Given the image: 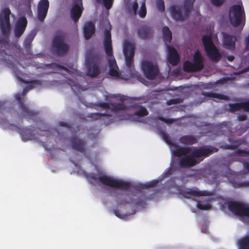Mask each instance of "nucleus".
<instances>
[{"instance_id":"obj_44","label":"nucleus","mask_w":249,"mask_h":249,"mask_svg":"<svg viewBox=\"0 0 249 249\" xmlns=\"http://www.w3.org/2000/svg\"><path fill=\"white\" fill-rule=\"evenodd\" d=\"M161 134V137H162V139L167 144L173 145V144L174 143L172 142V141H171L169 136L166 133H165L164 132H162Z\"/></svg>"},{"instance_id":"obj_27","label":"nucleus","mask_w":249,"mask_h":249,"mask_svg":"<svg viewBox=\"0 0 249 249\" xmlns=\"http://www.w3.org/2000/svg\"><path fill=\"white\" fill-rule=\"evenodd\" d=\"M95 31V23L92 21H88L85 23L83 27L84 37L89 39L94 34Z\"/></svg>"},{"instance_id":"obj_29","label":"nucleus","mask_w":249,"mask_h":249,"mask_svg":"<svg viewBox=\"0 0 249 249\" xmlns=\"http://www.w3.org/2000/svg\"><path fill=\"white\" fill-rule=\"evenodd\" d=\"M238 249H249V235H246L238 239Z\"/></svg>"},{"instance_id":"obj_48","label":"nucleus","mask_w":249,"mask_h":249,"mask_svg":"<svg viewBox=\"0 0 249 249\" xmlns=\"http://www.w3.org/2000/svg\"><path fill=\"white\" fill-rule=\"evenodd\" d=\"M243 109L245 111H249V99L246 101L242 102Z\"/></svg>"},{"instance_id":"obj_56","label":"nucleus","mask_w":249,"mask_h":249,"mask_svg":"<svg viewBox=\"0 0 249 249\" xmlns=\"http://www.w3.org/2000/svg\"><path fill=\"white\" fill-rule=\"evenodd\" d=\"M237 119L238 120H239L240 121H244L246 120L247 116L245 114L239 115L237 116Z\"/></svg>"},{"instance_id":"obj_38","label":"nucleus","mask_w":249,"mask_h":249,"mask_svg":"<svg viewBox=\"0 0 249 249\" xmlns=\"http://www.w3.org/2000/svg\"><path fill=\"white\" fill-rule=\"evenodd\" d=\"M146 13H147V11H146V5H145V0H144L142 2V3L141 5L140 9L139 11L138 14H139V16L141 18H144L145 17V16L146 15Z\"/></svg>"},{"instance_id":"obj_25","label":"nucleus","mask_w":249,"mask_h":249,"mask_svg":"<svg viewBox=\"0 0 249 249\" xmlns=\"http://www.w3.org/2000/svg\"><path fill=\"white\" fill-rule=\"evenodd\" d=\"M172 146L175 147L174 148L171 149L172 154L177 157H184L191 150V148L189 147L179 146L176 143H173Z\"/></svg>"},{"instance_id":"obj_32","label":"nucleus","mask_w":249,"mask_h":249,"mask_svg":"<svg viewBox=\"0 0 249 249\" xmlns=\"http://www.w3.org/2000/svg\"><path fill=\"white\" fill-rule=\"evenodd\" d=\"M195 0H185L184 9L189 14L192 11Z\"/></svg>"},{"instance_id":"obj_53","label":"nucleus","mask_w":249,"mask_h":249,"mask_svg":"<svg viewBox=\"0 0 249 249\" xmlns=\"http://www.w3.org/2000/svg\"><path fill=\"white\" fill-rule=\"evenodd\" d=\"M35 36V35L34 34H31L29 35L26 38L25 41L31 43Z\"/></svg>"},{"instance_id":"obj_23","label":"nucleus","mask_w":249,"mask_h":249,"mask_svg":"<svg viewBox=\"0 0 249 249\" xmlns=\"http://www.w3.org/2000/svg\"><path fill=\"white\" fill-rule=\"evenodd\" d=\"M168 61L173 66H177L179 61V56L176 49L172 46L168 47Z\"/></svg>"},{"instance_id":"obj_30","label":"nucleus","mask_w":249,"mask_h":249,"mask_svg":"<svg viewBox=\"0 0 249 249\" xmlns=\"http://www.w3.org/2000/svg\"><path fill=\"white\" fill-rule=\"evenodd\" d=\"M118 203L120 205H125L126 204H133L135 205L141 206V202L140 201H135L130 196H126V197L125 199H121V198H119L117 200Z\"/></svg>"},{"instance_id":"obj_36","label":"nucleus","mask_w":249,"mask_h":249,"mask_svg":"<svg viewBox=\"0 0 249 249\" xmlns=\"http://www.w3.org/2000/svg\"><path fill=\"white\" fill-rule=\"evenodd\" d=\"M148 114V112L146 108L142 106L140 107L134 113V115L139 117L145 116H147Z\"/></svg>"},{"instance_id":"obj_6","label":"nucleus","mask_w":249,"mask_h":249,"mask_svg":"<svg viewBox=\"0 0 249 249\" xmlns=\"http://www.w3.org/2000/svg\"><path fill=\"white\" fill-rule=\"evenodd\" d=\"M202 40L207 56L212 61L218 62L221 58V54L213 42L211 36L204 35Z\"/></svg>"},{"instance_id":"obj_22","label":"nucleus","mask_w":249,"mask_h":249,"mask_svg":"<svg viewBox=\"0 0 249 249\" xmlns=\"http://www.w3.org/2000/svg\"><path fill=\"white\" fill-rule=\"evenodd\" d=\"M198 163L199 161H197L196 159L193 158L192 155L182 157L179 160V165L182 168L193 167Z\"/></svg>"},{"instance_id":"obj_39","label":"nucleus","mask_w":249,"mask_h":249,"mask_svg":"<svg viewBox=\"0 0 249 249\" xmlns=\"http://www.w3.org/2000/svg\"><path fill=\"white\" fill-rule=\"evenodd\" d=\"M230 109L231 112L238 111L243 109V105L242 102L236 103L234 104H230L229 105Z\"/></svg>"},{"instance_id":"obj_13","label":"nucleus","mask_w":249,"mask_h":249,"mask_svg":"<svg viewBox=\"0 0 249 249\" xmlns=\"http://www.w3.org/2000/svg\"><path fill=\"white\" fill-rule=\"evenodd\" d=\"M83 10L82 0H73L70 14L71 18L75 23L81 17Z\"/></svg>"},{"instance_id":"obj_57","label":"nucleus","mask_w":249,"mask_h":249,"mask_svg":"<svg viewBox=\"0 0 249 249\" xmlns=\"http://www.w3.org/2000/svg\"><path fill=\"white\" fill-rule=\"evenodd\" d=\"M59 124L61 126L66 127L68 128H70V125L67 123L65 122L60 121L59 122Z\"/></svg>"},{"instance_id":"obj_47","label":"nucleus","mask_w":249,"mask_h":249,"mask_svg":"<svg viewBox=\"0 0 249 249\" xmlns=\"http://www.w3.org/2000/svg\"><path fill=\"white\" fill-rule=\"evenodd\" d=\"M103 4L107 9H109L112 6L113 0H103Z\"/></svg>"},{"instance_id":"obj_64","label":"nucleus","mask_w":249,"mask_h":249,"mask_svg":"<svg viewBox=\"0 0 249 249\" xmlns=\"http://www.w3.org/2000/svg\"><path fill=\"white\" fill-rule=\"evenodd\" d=\"M132 118H133V117H132V115H128V116H127L126 119H128V120H129V119H131Z\"/></svg>"},{"instance_id":"obj_10","label":"nucleus","mask_w":249,"mask_h":249,"mask_svg":"<svg viewBox=\"0 0 249 249\" xmlns=\"http://www.w3.org/2000/svg\"><path fill=\"white\" fill-rule=\"evenodd\" d=\"M135 46L129 41L124 42L123 47V52L125 57L126 66L130 71L134 69V57Z\"/></svg>"},{"instance_id":"obj_40","label":"nucleus","mask_w":249,"mask_h":249,"mask_svg":"<svg viewBox=\"0 0 249 249\" xmlns=\"http://www.w3.org/2000/svg\"><path fill=\"white\" fill-rule=\"evenodd\" d=\"M139 5L138 2L136 1L133 3L132 6L129 8V13L132 16H136L137 14V10L138 9Z\"/></svg>"},{"instance_id":"obj_19","label":"nucleus","mask_w":249,"mask_h":249,"mask_svg":"<svg viewBox=\"0 0 249 249\" xmlns=\"http://www.w3.org/2000/svg\"><path fill=\"white\" fill-rule=\"evenodd\" d=\"M97 106L106 109H110L113 112L125 110L127 109L126 106L123 103H107L104 102H101L98 103Z\"/></svg>"},{"instance_id":"obj_21","label":"nucleus","mask_w":249,"mask_h":249,"mask_svg":"<svg viewBox=\"0 0 249 249\" xmlns=\"http://www.w3.org/2000/svg\"><path fill=\"white\" fill-rule=\"evenodd\" d=\"M70 142L72 148L81 153H84L85 150L86 142L77 136L71 138Z\"/></svg>"},{"instance_id":"obj_55","label":"nucleus","mask_w":249,"mask_h":249,"mask_svg":"<svg viewBox=\"0 0 249 249\" xmlns=\"http://www.w3.org/2000/svg\"><path fill=\"white\" fill-rule=\"evenodd\" d=\"M70 84L72 89V87H75L76 89H79L80 85L77 82H75L72 80H70Z\"/></svg>"},{"instance_id":"obj_49","label":"nucleus","mask_w":249,"mask_h":249,"mask_svg":"<svg viewBox=\"0 0 249 249\" xmlns=\"http://www.w3.org/2000/svg\"><path fill=\"white\" fill-rule=\"evenodd\" d=\"M246 216L249 217V207H246L245 205L243 208V210L241 213V216Z\"/></svg>"},{"instance_id":"obj_12","label":"nucleus","mask_w":249,"mask_h":249,"mask_svg":"<svg viewBox=\"0 0 249 249\" xmlns=\"http://www.w3.org/2000/svg\"><path fill=\"white\" fill-rule=\"evenodd\" d=\"M9 126L11 130L16 131L19 133L22 137V139L25 141L37 138V136L33 133L34 130L28 128L27 127H21L11 124H9Z\"/></svg>"},{"instance_id":"obj_43","label":"nucleus","mask_w":249,"mask_h":249,"mask_svg":"<svg viewBox=\"0 0 249 249\" xmlns=\"http://www.w3.org/2000/svg\"><path fill=\"white\" fill-rule=\"evenodd\" d=\"M14 72L15 73V75L16 77V78L18 79V80L21 82H23L24 80L22 78V77L23 76V74L22 72L21 71L18 70L17 69H14Z\"/></svg>"},{"instance_id":"obj_8","label":"nucleus","mask_w":249,"mask_h":249,"mask_svg":"<svg viewBox=\"0 0 249 249\" xmlns=\"http://www.w3.org/2000/svg\"><path fill=\"white\" fill-rule=\"evenodd\" d=\"M230 12L232 14V16L230 17V20L234 27L238 26L242 22V26L245 25V14L242 4L232 5L230 8Z\"/></svg>"},{"instance_id":"obj_52","label":"nucleus","mask_w":249,"mask_h":249,"mask_svg":"<svg viewBox=\"0 0 249 249\" xmlns=\"http://www.w3.org/2000/svg\"><path fill=\"white\" fill-rule=\"evenodd\" d=\"M24 47L26 52L30 53L31 51V43L24 41Z\"/></svg>"},{"instance_id":"obj_35","label":"nucleus","mask_w":249,"mask_h":249,"mask_svg":"<svg viewBox=\"0 0 249 249\" xmlns=\"http://www.w3.org/2000/svg\"><path fill=\"white\" fill-rule=\"evenodd\" d=\"M159 182L157 180H153L149 182L142 184L139 185V188L143 189H148L155 187Z\"/></svg>"},{"instance_id":"obj_24","label":"nucleus","mask_w":249,"mask_h":249,"mask_svg":"<svg viewBox=\"0 0 249 249\" xmlns=\"http://www.w3.org/2000/svg\"><path fill=\"white\" fill-rule=\"evenodd\" d=\"M244 204L237 201H231L228 203V208L236 215L241 216Z\"/></svg>"},{"instance_id":"obj_4","label":"nucleus","mask_w":249,"mask_h":249,"mask_svg":"<svg viewBox=\"0 0 249 249\" xmlns=\"http://www.w3.org/2000/svg\"><path fill=\"white\" fill-rule=\"evenodd\" d=\"M66 34L62 30L57 31L52 40V49L55 54L63 56L66 54L69 49L66 42Z\"/></svg>"},{"instance_id":"obj_20","label":"nucleus","mask_w":249,"mask_h":249,"mask_svg":"<svg viewBox=\"0 0 249 249\" xmlns=\"http://www.w3.org/2000/svg\"><path fill=\"white\" fill-rule=\"evenodd\" d=\"M27 24L25 17H21L17 20L14 28V34L16 37H19L24 33Z\"/></svg>"},{"instance_id":"obj_58","label":"nucleus","mask_w":249,"mask_h":249,"mask_svg":"<svg viewBox=\"0 0 249 249\" xmlns=\"http://www.w3.org/2000/svg\"><path fill=\"white\" fill-rule=\"evenodd\" d=\"M114 213L115 215L119 218H122L124 217V215L123 214H121L119 211L118 210H114Z\"/></svg>"},{"instance_id":"obj_28","label":"nucleus","mask_w":249,"mask_h":249,"mask_svg":"<svg viewBox=\"0 0 249 249\" xmlns=\"http://www.w3.org/2000/svg\"><path fill=\"white\" fill-rule=\"evenodd\" d=\"M181 143L186 145H192L197 142V139L196 136L192 135H183L179 138Z\"/></svg>"},{"instance_id":"obj_33","label":"nucleus","mask_w":249,"mask_h":249,"mask_svg":"<svg viewBox=\"0 0 249 249\" xmlns=\"http://www.w3.org/2000/svg\"><path fill=\"white\" fill-rule=\"evenodd\" d=\"M202 94L206 97L216 98L219 99H226L224 98L225 96L224 95L213 92H202Z\"/></svg>"},{"instance_id":"obj_34","label":"nucleus","mask_w":249,"mask_h":249,"mask_svg":"<svg viewBox=\"0 0 249 249\" xmlns=\"http://www.w3.org/2000/svg\"><path fill=\"white\" fill-rule=\"evenodd\" d=\"M110 117L111 115L107 114V113H90L88 117L91 118L93 120L96 121L99 119H100L102 117Z\"/></svg>"},{"instance_id":"obj_11","label":"nucleus","mask_w":249,"mask_h":249,"mask_svg":"<svg viewBox=\"0 0 249 249\" xmlns=\"http://www.w3.org/2000/svg\"><path fill=\"white\" fill-rule=\"evenodd\" d=\"M218 149L212 146H203L195 149L192 153L193 158H200L199 162L204 158L209 157L212 154L217 152Z\"/></svg>"},{"instance_id":"obj_17","label":"nucleus","mask_w":249,"mask_h":249,"mask_svg":"<svg viewBox=\"0 0 249 249\" xmlns=\"http://www.w3.org/2000/svg\"><path fill=\"white\" fill-rule=\"evenodd\" d=\"M180 194L186 198H190L191 196H209L211 193L207 191H200L197 189H187L184 190H181L179 192Z\"/></svg>"},{"instance_id":"obj_46","label":"nucleus","mask_w":249,"mask_h":249,"mask_svg":"<svg viewBox=\"0 0 249 249\" xmlns=\"http://www.w3.org/2000/svg\"><path fill=\"white\" fill-rule=\"evenodd\" d=\"M181 102V100L180 99H171L166 102V104L168 106H170L172 105H176L178 103H180Z\"/></svg>"},{"instance_id":"obj_42","label":"nucleus","mask_w":249,"mask_h":249,"mask_svg":"<svg viewBox=\"0 0 249 249\" xmlns=\"http://www.w3.org/2000/svg\"><path fill=\"white\" fill-rule=\"evenodd\" d=\"M196 207L198 209L202 210H207L211 208V206L208 203H204L200 201H198L196 204Z\"/></svg>"},{"instance_id":"obj_50","label":"nucleus","mask_w":249,"mask_h":249,"mask_svg":"<svg viewBox=\"0 0 249 249\" xmlns=\"http://www.w3.org/2000/svg\"><path fill=\"white\" fill-rule=\"evenodd\" d=\"M212 4L216 6H219L221 5L225 0H211Z\"/></svg>"},{"instance_id":"obj_14","label":"nucleus","mask_w":249,"mask_h":249,"mask_svg":"<svg viewBox=\"0 0 249 249\" xmlns=\"http://www.w3.org/2000/svg\"><path fill=\"white\" fill-rule=\"evenodd\" d=\"M15 98L18 101L19 107L21 108V114L27 118L33 119L37 115V112L29 109L24 103V101L21 99V95L18 93L16 95Z\"/></svg>"},{"instance_id":"obj_2","label":"nucleus","mask_w":249,"mask_h":249,"mask_svg":"<svg viewBox=\"0 0 249 249\" xmlns=\"http://www.w3.org/2000/svg\"><path fill=\"white\" fill-rule=\"evenodd\" d=\"M111 28L109 23V27L104 31V39L103 45L107 55L109 57L108 59L109 71V74L112 76H119V68L117 65L115 58L113 56L112 46L111 35L110 33Z\"/></svg>"},{"instance_id":"obj_54","label":"nucleus","mask_w":249,"mask_h":249,"mask_svg":"<svg viewBox=\"0 0 249 249\" xmlns=\"http://www.w3.org/2000/svg\"><path fill=\"white\" fill-rule=\"evenodd\" d=\"M237 153L239 155L244 156V155H249V152L247 151L244 149H239L237 151Z\"/></svg>"},{"instance_id":"obj_7","label":"nucleus","mask_w":249,"mask_h":249,"mask_svg":"<svg viewBox=\"0 0 249 249\" xmlns=\"http://www.w3.org/2000/svg\"><path fill=\"white\" fill-rule=\"evenodd\" d=\"M203 58L200 52L196 51L193 58V62L187 60L183 63V70L186 72H197L204 69Z\"/></svg>"},{"instance_id":"obj_62","label":"nucleus","mask_w":249,"mask_h":249,"mask_svg":"<svg viewBox=\"0 0 249 249\" xmlns=\"http://www.w3.org/2000/svg\"><path fill=\"white\" fill-rule=\"evenodd\" d=\"M3 111H4V108L2 107V106H0V118L1 117H3Z\"/></svg>"},{"instance_id":"obj_9","label":"nucleus","mask_w":249,"mask_h":249,"mask_svg":"<svg viewBox=\"0 0 249 249\" xmlns=\"http://www.w3.org/2000/svg\"><path fill=\"white\" fill-rule=\"evenodd\" d=\"M141 68L145 77L149 80L155 79L160 71L158 66L148 60L142 61Z\"/></svg>"},{"instance_id":"obj_51","label":"nucleus","mask_w":249,"mask_h":249,"mask_svg":"<svg viewBox=\"0 0 249 249\" xmlns=\"http://www.w3.org/2000/svg\"><path fill=\"white\" fill-rule=\"evenodd\" d=\"M53 65H54L55 68H56L57 70H64L66 71H68V68L67 67H64V66H62V65H60L59 64H57L56 63L53 64Z\"/></svg>"},{"instance_id":"obj_26","label":"nucleus","mask_w":249,"mask_h":249,"mask_svg":"<svg viewBox=\"0 0 249 249\" xmlns=\"http://www.w3.org/2000/svg\"><path fill=\"white\" fill-rule=\"evenodd\" d=\"M154 31L152 28L147 26L140 27L137 31L138 36L142 39H146L152 37Z\"/></svg>"},{"instance_id":"obj_63","label":"nucleus","mask_w":249,"mask_h":249,"mask_svg":"<svg viewBox=\"0 0 249 249\" xmlns=\"http://www.w3.org/2000/svg\"><path fill=\"white\" fill-rule=\"evenodd\" d=\"M249 71V66L248 67H247L246 68H245L243 71H242V72H247V71Z\"/></svg>"},{"instance_id":"obj_31","label":"nucleus","mask_w":249,"mask_h":249,"mask_svg":"<svg viewBox=\"0 0 249 249\" xmlns=\"http://www.w3.org/2000/svg\"><path fill=\"white\" fill-rule=\"evenodd\" d=\"M163 39L165 42L170 43L172 39V33L167 26H164L162 29Z\"/></svg>"},{"instance_id":"obj_45","label":"nucleus","mask_w":249,"mask_h":249,"mask_svg":"<svg viewBox=\"0 0 249 249\" xmlns=\"http://www.w3.org/2000/svg\"><path fill=\"white\" fill-rule=\"evenodd\" d=\"M158 119L160 120V121H161L167 124H172L173 123H174L175 121V120L174 119H172V118L166 119L162 116H159Z\"/></svg>"},{"instance_id":"obj_61","label":"nucleus","mask_w":249,"mask_h":249,"mask_svg":"<svg viewBox=\"0 0 249 249\" xmlns=\"http://www.w3.org/2000/svg\"><path fill=\"white\" fill-rule=\"evenodd\" d=\"M228 61L232 62L234 59V56L233 55H229L227 57Z\"/></svg>"},{"instance_id":"obj_60","label":"nucleus","mask_w":249,"mask_h":249,"mask_svg":"<svg viewBox=\"0 0 249 249\" xmlns=\"http://www.w3.org/2000/svg\"><path fill=\"white\" fill-rule=\"evenodd\" d=\"M31 88L29 86V87H26L25 89H24L23 90V92H22V95L24 96L26 93Z\"/></svg>"},{"instance_id":"obj_18","label":"nucleus","mask_w":249,"mask_h":249,"mask_svg":"<svg viewBox=\"0 0 249 249\" xmlns=\"http://www.w3.org/2000/svg\"><path fill=\"white\" fill-rule=\"evenodd\" d=\"M49 7L48 0H40L37 5V18L43 21L46 18Z\"/></svg>"},{"instance_id":"obj_3","label":"nucleus","mask_w":249,"mask_h":249,"mask_svg":"<svg viewBox=\"0 0 249 249\" xmlns=\"http://www.w3.org/2000/svg\"><path fill=\"white\" fill-rule=\"evenodd\" d=\"M101 61V56L97 52H90L86 59L87 67L86 75L91 77H96L100 73L99 65Z\"/></svg>"},{"instance_id":"obj_37","label":"nucleus","mask_w":249,"mask_h":249,"mask_svg":"<svg viewBox=\"0 0 249 249\" xmlns=\"http://www.w3.org/2000/svg\"><path fill=\"white\" fill-rule=\"evenodd\" d=\"M230 144H226L223 146L224 149L234 150L236 149L238 146L239 143L236 141H230Z\"/></svg>"},{"instance_id":"obj_16","label":"nucleus","mask_w":249,"mask_h":249,"mask_svg":"<svg viewBox=\"0 0 249 249\" xmlns=\"http://www.w3.org/2000/svg\"><path fill=\"white\" fill-rule=\"evenodd\" d=\"M222 46L223 48L231 51L234 50L236 41V37L225 32H222Z\"/></svg>"},{"instance_id":"obj_5","label":"nucleus","mask_w":249,"mask_h":249,"mask_svg":"<svg viewBox=\"0 0 249 249\" xmlns=\"http://www.w3.org/2000/svg\"><path fill=\"white\" fill-rule=\"evenodd\" d=\"M89 178L94 181L99 180L102 184L113 188L128 190L131 187L130 183L122 180L115 179L105 175H101L97 178L95 174H91Z\"/></svg>"},{"instance_id":"obj_1","label":"nucleus","mask_w":249,"mask_h":249,"mask_svg":"<svg viewBox=\"0 0 249 249\" xmlns=\"http://www.w3.org/2000/svg\"><path fill=\"white\" fill-rule=\"evenodd\" d=\"M11 11L8 7L4 8L0 14V55H7L5 51L10 46L9 36L10 31V15Z\"/></svg>"},{"instance_id":"obj_59","label":"nucleus","mask_w":249,"mask_h":249,"mask_svg":"<svg viewBox=\"0 0 249 249\" xmlns=\"http://www.w3.org/2000/svg\"><path fill=\"white\" fill-rule=\"evenodd\" d=\"M244 168L249 172V162H245L243 163Z\"/></svg>"},{"instance_id":"obj_15","label":"nucleus","mask_w":249,"mask_h":249,"mask_svg":"<svg viewBox=\"0 0 249 249\" xmlns=\"http://www.w3.org/2000/svg\"><path fill=\"white\" fill-rule=\"evenodd\" d=\"M172 18L178 21H182L188 18L189 14L182 7L175 5H171L169 7Z\"/></svg>"},{"instance_id":"obj_41","label":"nucleus","mask_w":249,"mask_h":249,"mask_svg":"<svg viewBox=\"0 0 249 249\" xmlns=\"http://www.w3.org/2000/svg\"><path fill=\"white\" fill-rule=\"evenodd\" d=\"M156 5L158 11L161 13L165 11V5L163 0H156Z\"/></svg>"}]
</instances>
